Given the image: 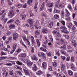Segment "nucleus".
Instances as JSON below:
<instances>
[{"label":"nucleus","instance_id":"1","mask_svg":"<svg viewBox=\"0 0 77 77\" xmlns=\"http://www.w3.org/2000/svg\"><path fill=\"white\" fill-rule=\"evenodd\" d=\"M53 34H55V35H57V36L55 38V39L57 41H59V42H56V44L57 45L58 44V45H60V44H62L64 42V41H63V39L61 38L60 39L58 37L60 36H61V34H59L58 32L57 31H56L54 30L53 31Z\"/></svg>","mask_w":77,"mask_h":77},{"label":"nucleus","instance_id":"2","mask_svg":"<svg viewBox=\"0 0 77 77\" xmlns=\"http://www.w3.org/2000/svg\"><path fill=\"white\" fill-rule=\"evenodd\" d=\"M59 1H58L57 2L55 3L56 6H55V8H63L64 6V5H65L64 4H59V5H58L59 4Z\"/></svg>","mask_w":77,"mask_h":77},{"label":"nucleus","instance_id":"3","mask_svg":"<svg viewBox=\"0 0 77 77\" xmlns=\"http://www.w3.org/2000/svg\"><path fill=\"white\" fill-rule=\"evenodd\" d=\"M17 47V44L16 43H14L12 47L13 50L10 52L11 54H12L16 50Z\"/></svg>","mask_w":77,"mask_h":77},{"label":"nucleus","instance_id":"4","mask_svg":"<svg viewBox=\"0 0 77 77\" xmlns=\"http://www.w3.org/2000/svg\"><path fill=\"white\" fill-rule=\"evenodd\" d=\"M35 29H41V27L39 26V22L38 21H36L35 25Z\"/></svg>","mask_w":77,"mask_h":77},{"label":"nucleus","instance_id":"5","mask_svg":"<svg viewBox=\"0 0 77 77\" xmlns=\"http://www.w3.org/2000/svg\"><path fill=\"white\" fill-rule=\"evenodd\" d=\"M23 71L25 72V74L26 75H30V74H29V72L28 71V69L26 67L23 69Z\"/></svg>","mask_w":77,"mask_h":77},{"label":"nucleus","instance_id":"6","mask_svg":"<svg viewBox=\"0 0 77 77\" xmlns=\"http://www.w3.org/2000/svg\"><path fill=\"white\" fill-rule=\"evenodd\" d=\"M67 48L68 49V52H69V53L72 52V51H73V50H72V47H71V46L69 45H67Z\"/></svg>","mask_w":77,"mask_h":77},{"label":"nucleus","instance_id":"7","mask_svg":"<svg viewBox=\"0 0 77 77\" xmlns=\"http://www.w3.org/2000/svg\"><path fill=\"white\" fill-rule=\"evenodd\" d=\"M53 5H54V3H50V2H48L46 6L47 7L50 8V7H52V6H53Z\"/></svg>","mask_w":77,"mask_h":77},{"label":"nucleus","instance_id":"8","mask_svg":"<svg viewBox=\"0 0 77 77\" xmlns=\"http://www.w3.org/2000/svg\"><path fill=\"white\" fill-rule=\"evenodd\" d=\"M14 15V11H10L8 16H9L10 18H12Z\"/></svg>","mask_w":77,"mask_h":77},{"label":"nucleus","instance_id":"9","mask_svg":"<svg viewBox=\"0 0 77 77\" xmlns=\"http://www.w3.org/2000/svg\"><path fill=\"white\" fill-rule=\"evenodd\" d=\"M32 69L34 71H37V66L36 64H34L32 67Z\"/></svg>","mask_w":77,"mask_h":77},{"label":"nucleus","instance_id":"10","mask_svg":"<svg viewBox=\"0 0 77 77\" xmlns=\"http://www.w3.org/2000/svg\"><path fill=\"white\" fill-rule=\"evenodd\" d=\"M66 12L65 17H69V16L70 14L69 13V11H68V9L66 8Z\"/></svg>","mask_w":77,"mask_h":77},{"label":"nucleus","instance_id":"11","mask_svg":"<svg viewBox=\"0 0 77 77\" xmlns=\"http://www.w3.org/2000/svg\"><path fill=\"white\" fill-rule=\"evenodd\" d=\"M32 22H33V19H29L28 20V22L30 25H31L32 26H33V24L32 23Z\"/></svg>","mask_w":77,"mask_h":77},{"label":"nucleus","instance_id":"12","mask_svg":"<svg viewBox=\"0 0 77 77\" xmlns=\"http://www.w3.org/2000/svg\"><path fill=\"white\" fill-rule=\"evenodd\" d=\"M6 15V13L4 14V16H3L2 17H1V20H5V23H6V21H7L8 20V19H6V18H5V16Z\"/></svg>","mask_w":77,"mask_h":77},{"label":"nucleus","instance_id":"13","mask_svg":"<svg viewBox=\"0 0 77 77\" xmlns=\"http://www.w3.org/2000/svg\"><path fill=\"white\" fill-rule=\"evenodd\" d=\"M31 41L32 42V44L33 45H35V39H34V37L33 36H31Z\"/></svg>","mask_w":77,"mask_h":77},{"label":"nucleus","instance_id":"14","mask_svg":"<svg viewBox=\"0 0 77 77\" xmlns=\"http://www.w3.org/2000/svg\"><path fill=\"white\" fill-rule=\"evenodd\" d=\"M70 67L71 69H72V70H75L74 65L73 64V63H72L70 64Z\"/></svg>","mask_w":77,"mask_h":77},{"label":"nucleus","instance_id":"15","mask_svg":"<svg viewBox=\"0 0 77 77\" xmlns=\"http://www.w3.org/2000/svg\"><path fill=\"white\" fill-rule=\"evenodd\" d=\"M72 45L75 47L77 46V42L74 40H73L72 41Z\"/></svg>","mask_w":77,"mask_h":77},{"label":"nucleus","instance_id":"16","mask_svg":"<svg viewBox=\"0 0 77 77\" xmlns=\"http://www.w3.org/2000/svg\"><path fill=\"white\" fill-rule=\"evenodd\" d=\"M20 51L21 49H20V48L18 49L16 51L14 54H15V55H17V54H18Z\"/></svg>","mask_w":77,"mask_h":77},{"label":"nucleus","instance_id":"17","mask_svg":"<svg viewBox=\"0 0 77 77\" xmlns=\"http://www.w3.org/2000/svg\"><path fill=\"white\" fill-rule=\"evenodd\" d=\"M61 31L62 32H63L64 33H66V34L69 33V31H68V30H66V29H62Z\"/></svg>","mask_w":77,"mask_h":77},{"label":"nucleus","instance_id":"18","mask_svg":"<svg viewBox=\"0 0 77 77\" xmlns=\"http://www.w3.org/2000/svg\"><path fill=\"white\" fill-rule=\"evenodd\" d=\"M74 35H75V34L74 32H73L71 34V38L72 40H73L74 38Z\"/></svg>","mask_w":77,"mask_h":77},{"label":"nucleus","instance_id":"19","mask_svg":"<svg viewBox=\"0 0 77 77\" xmlns=\"http://www.w3.org/2000/svg\"><path fill=\"white\" fill-rule=\"evenodd\" d=\"M36 41L37 43V45L38 47H40V45H41V43H40V42H39V39H36Z\"/></svg>","mask_w":77,"mask_h":77},{"label":"nucleus","instance_id":"20","mask_svg":"<svg viewBox=\"0 0 77 77\" xmlns=\"http://www.w3.org/2000/svg\"><path fill=\"white\" fill-rule=\"evenodd\" d=\"M41 54H42V57L43 58L44 60H45V59H46V57H45V54L43 52H42L41 53Z\"/></svg>","mask_w":77,"mask_h":77},{"label":"nucleus","instance_id":"21","mask_svg":"<svg viewBox=\"0 0 77 77\" xmlns=\"http://www.w3.org/2000/svg\"><path fill=\"white\" fill-rule=\"evenodd\" d=\"M27 65L28 66H32L33 65V63L30 61H29L27 63Z\"/></svg>","mask_w":77,"mask_h":77},{"label":"nucleus","instance_id":"22","mask_svg":"<svg viewBox=\"0 0 77 77\" xmlns=\"http://www.w3.org/2000/svg\"><path fill=\"white\" fill-rule=\"evenodd\" d=\"M22 38L23 39V41H28V40H27V38H26V35H23L22 36Z\"/></svg>","mask_w":77,"mask_h":77},{"label":"nucleus","instance_id":"23","mask_svg":"<svg viewBox=\"0 0 77 77\" xmlns=\"http://www.w3.org/2000/svg\"><path fill=\"white\" fill-rule=\"evenodd\" d=\"M61 68L62 71H63V70L65 69V65L63 64H61Z\"/></svg>","mask_w":77,"mask_h":77},{"label":"nucleus","instance_id":"24","mask_svg":"<svg viewBox=\"0 0 77 77\" xmlns=\"http://www.w3.org/2000/svg\"><path fill=\"white\" fill-rule=\"evenodd\" d=\"M48 26L50 28H51L53 27V23L51 22H50L48 24Z\"/></svg>","mask_w":77,"mask_h":77},{"label":"nucleus","instance_id":"25","mask_svg":"<svg viewBox=\"0 0 77 77\" xmlns=\"http://www.w3.org/2000/svg\"><path fill=\"white\" fill-rule=\"evenodd\" d=\"M45 4L44 3V2H43L42 5V7L40 8V9L41 11H42V10L44 9V7Z\"/></svg>","mask_w":77,"mask_h":77},{"label":"nucleus","instance_id":"26","mask_svg":"<svg viewBox=\"0 0 77 77\" xmlns=\"http://www.w3.org/2000/svg\"><path fill=\"white\" fill-rule=\"evenodd\" d=\"M68 75H71L73 74L71 70H69L68 71Z\"/></svg>","mask_w":77,"mask_h":77},{"label":"nucleus","instance_id":"27","mask_svg":"<svg viewBox=\"0 0 77 77\" xmlns=\"http://www.w3.org/2000/svg\"><path fill=\"white\" fill-rule=\"evenodd\" d=\"M9 60H14V59H17L14 57H10L8 58Z\"/></svg>","mask_w":77,"mask_h":77},{"label":"nucleus","instance_id":"28","mask_svg":"<svg viewBox=\"0 0 77 77\" xmlns=\"http://www.w3.org/2000/svg\"><path fill=\"white\" fill-rule=\"evenodd\" d=\"M38 2H36L35 3V4L34 9L36 11L38 10Z\"/></svg>","mask_w":77,"mask_h":77},{"label":"nucleus","instance_id":"29","mask_svg":"<svg viewBox=\"0 0 77 77\" xmlns=\"http://www.w3.org/2000/svg\"><path fill=\"white\" fill-rule=\"evenodd\" d=\"M42 32L44 33H47V29L46 28L43 29L42 30Z\"/></svg>","mask_w":77,"mask_h":77},{"label":"nucleus","instance_id":"30","mask_svg":"<svg viewBox=\"0 0 77 77\" xmlns=\"http://www.w3.org/2000/svg\"><path fill=\"white\" fill-rule=\"evenodd\" d=\"M10 29H15V26L14 25H11L9 26Z\"/></svg>","mask_w":77,"mask_h":77},{"label":"nucleus","instance_id":"31","mask_svg":"<svg viewBox=\"0 0 77 77\" xmlns=\"http://www.w3.org/2000/svg\"><path fill=\"white\" fill-rule=\"evenodd\" d=\"M14 68H16V69H20L21 70L22 69V68H21V67L19 66H18L16 65L14 66Z\"/></svg>","mask_w":77,"mask_h":77},{"label":"nucleus","instance_id":"32","mask_svg":"<svg viewBox=\"0 0 77 77\" xmlns=\"http://www.w3.org/2000/svg\"><path fill=\"white\" fill-rule=\"evenodd\" d=\"M9 74L10 75H11L12 76H13L14 75V71L12 70H11L9 71Z\"/></svg>","mask_w":77,"mask_h":77},{"label":"nucleus","instance_id":"33","mask_svg":"<svg viewBox=\"0 0 77 77\" xmlns=\"http://www.w3.org/2000/svg\"><path fill=\"white\" fill-rule=\"evenodd\" d=\"M70 61L71 62H74L75 61V58L73 57H72L71 58Z\"/></svg>","mask_w":77,"mask_h":77},{"label":"nucleus","instance_id":"34","mask_svg":"<svg viewBox=\"0 0 77 77\" xmlns=\"http://www.w3.org/2000/svg\"><path fill=\"white\" fill-rule=\"evenodd\" d=\"M33 2V0H28L27 2L28 5H30Z\"/></svg>","mask_w":77,"mask_h":77},{"label":"nucleus","instance_id":"35","mask_svg":"<svg viewBox=\"0 0 77 77\" xmlns=\"http://www.w3.org/2000/svg\"><path fill=\"white\" fill-rule=\"evenodd\" d=\"M42 66L43 68L45 69V67L47 66V64L45 62H43L42 63Z\"/></svg>","mask_w":77,"mask_h":77},{"label":"nucleus","instance_id":"36","mask_svg":"<svg viewBox=\"0 0 77 77\" xmlns=\"http://www.w3.org/2000/svg\"><path fill=\"white\" fill-rule=\"evenodd\" d=\"M60 15L61 17H63L65 16V12L63 11H61Z\"/></svg>","mask_w":77,"mask_h":77},{"label":"nucleus","instance_id":"37","mask_svg":"<svg viewBox=\"0 0 77 77\" xmlns=\"http://www.w3.org/2000/svg\"><path fill=\"white\" fill-rule=\"evenodd\" d=\"M61 54H64L65 56H68V54L65 51H61Z\"/></svg>","mask_w":77,"mask_h":77},{"label":"nucleus","instance_id":"38","mask_svg":"<svg viewBox=\"0 0 77 77\" xmlns=\"http://www.w3.org/2000/svg\"><path fill=\"white\" fill-rule=\"evenodd\" d=\"M41 15L42 17H44L45 18L47 17V14L45 13H41Z\"/></svg>","mask_w":77,"mask_h":77},{"label":"nucleus","instance_id":"39","mask_svg":"<svg viewBox=\"0 0 77 77\" xmlns=\"http://www.w3.org/2000/svg\"><path fill=\"white\" fill-rule=\"evenodd\" d=\"M36 74L38 75H41V74H42V72L40 70L38 71V72H37Z\"/></svg>","mask_w":77,"mask_h":77},{"label":"nucleus","instance_id":"40","mask_svg":"<svg viewBox=\"0 0 77 77\" xmlns=\"http://www.w3.org/2000/svg\"><path fill=\"white\" fill-rule=\"evenodd\" d=\"M63 36L66 38V39H69V35H65L64 34Z\"/></svg>","mask_w":77,"mask_h":77},{"label":"nucleus","instance_id":"41","mask_svg":"<svg viewBox=\"0 0 77 77\" xmlns=\"http://www.w3.org/2000/svg\"><path fill=\"white\" fill-rule=\"evenodd\" d=\"M45 41L44 42V44H46L48 43V39H47V38L46 37L45 38Z\"/></svg>","mask_w":77,"mask_h":77},{"label":"nucleus","instance_id":"42","mask_svg":"<svg viewBox=\"0 0 77 77\" xmlns=\"http://www.w3.org/2000/svg\"><path fill=\"white\" fill-rule=\"evenodd\" d=\"M56 8H57V7H56V8H55V9H54L55 12V13H59V12H60V11L56 9Z\"/></svg>","mask_w":77,"mask_h":77},{"label":"nucleus","instance_id":"43","mask_svg":"<svg viewBox=\"0 0 77 77\" xmlns=\"http://www.w3.org/2000/svg\"><path fill=\"white\" fill-rule=\"evenodd\" d=\"M67 7L70 10H72V7H71V5H70V4H69L68 5Z\"/></svg>","mask_w":77,"mask_h":77},{"label":"nucleus","instance_id":"44","mask_svg":"<svg viewBox=\"0 0 77 77\" xmlns=\"http://www.w3.org/2000/svg\"><path fill=\"white\" fill-rule=\"evenodd\" d=\"M14 22V19H11L10 20H9L8 21V24L9 23H12V22Z\"/></svg>","mask_w":77,"mask_h":77},{"label":"nucleus","instance_id":"45","mask_svg":"<svg viewBox=\"0 0 77 77\" xmlns=\"http://www.w3.org/2000/svg\"><path fill=\"white\" fill-rule=\"evenodd\" d=\"M16 63L17 64H18V65H23V63L22 62H19V61H17Z\"/></svg>","mask_w":77,"mask_h":77},{"label":"nucleus","instance_id":"46","mask_svg":"<svg viewBox=\"0 0 77 77\" xmlns=\"http://www.w3.org/2000/svg\"><path fill=\"white\" fill-rule=\"evenodd\" d=\"M54 17L56 19H58L59 17V16L57 14H55L54 15Z\"/></svg>","mask_w":77,"mask_h":77},{"label":"nucleus","instance_id":"47","mask_svg":"<svg viewBox=\"0 0 77 77\" xmlns=\"http://www.w3.org/2000/svg\"><path fill=\"white\" fill-rule=\"evenodd\" d=\"M46 54L48 56H51V54L49 52H46Z\"/></svg>","mask_w":77,"mask_h":77},{"label":"nucleus","instance_id":"48","mask_svg":"<svg viewBox=\"0 0 77 77\" xmlns=\"http://www.w3.org/2000/svg\"><path fill=\"white\" fill-rule=\"evenodd\" d=\"M33 60H35L37 61L38 60V58L36 57V56H33Z\"/></svg>","mask_w":77,"mask_h":77},{"label":"nucleus","instance_id":"49","mask_svg":"<svg viewBox=\"0 0 77 77\" xmlns=\"http://www.w3.org/2000/svg\"><path fill=\"white\" fill-rule=\"evenodd\" d=\"M5 65H7V66H12V63H7L5 64Z\"/></svg>","mask_w":77,"mask_h":77},{"label":"nucleus","instance_id":"50","mask_svg":"<svg viewBox=\"0 0 77 77\" xmlns=\"http://www.w3.org/2000/svg\"><path fill=\"white\" fill-rule=\"evenodd\" d=\"M8 74V72H6L5 73L4 72V73H3V75H5V77L7 76Z\"/></svg>","mask_w":77,"mask_h":77},{"label":"nucleus","instance_id":"51","mask_svg":"<svg viewBox=\"0 0 77 77\" xmlns=\"http://www.w3.org/2000/svg\"><path fill=\"white\" fill-rule=\"evenodd\" d=\"M61 48H63V49H65L66 48V45H64L60 47Z\"/></svg>","mask_w":77,"mask_h":77},{"label":"nucleus","instance_id":"52","mask_svg":"<svg viewBox=\"0 0 77 77\" xmlns=\"http://www.w3.org/2000/svg\"><path fill=\"white\" fill-rule=\"evenodd\" d=\"M40 49H41L42 50V51H45V52H47V50L45 49L44 48H40Z\"/></svg>","mask_w":77,"mask_h":77},{"label":"nucleus","instance_id":"53","mask_svg":"<svg viewBox=\"0 0 77 77\" xmlns=\"http://www.w3.org/2000/svg\"><path fill=\"white\" fill-rule=\"evenodd\" d=\"M26 15H23L22 16V18L23 20H25V18H26Z\"/></svg>","mask_w":77,"mask_h":77},{"label":"nucleus","instance_id":"54","mask_svg":"<svg viewBox=\"0 0 77 77\" xmlns=\"http://www.w3.org/2000/svg\"><path fill=\"white\" fill-rule=\"evenodd\" d=\"M22 61H23L24 63H26V62H28V60H27L26 59H22Z\"/></svg>","mask_w":77,"mask_h":77},{"label":"nucleus","instance_id":"55","mask_svg":"<svg viewBox=\"0 0 77 77\" xmlns=\"http://www.w3.org/2000/svg\"><path fill=\"white\" fill-rule=\"evenodd\" d=\"M11 33V32L9 31H8L7 33L6 34V35H7V36H9Z\"/></svg>","mask_w":77,"mask_h":77},{"label":"nucleus","instance_id":"56","mask_svg":"<svg viewBox=\"0 0 77 77\" xmlns=\"http://www.w3.org/2000/svg\"><path fill=\"white\" fill-rule=\"evenodd\" d=\"M60 29H67L66 28L65 26H61L60 28Z\"/></svg>","mask_w":77,"mask_h":77},{"label":"nucleus","instance_id":"57","mask_svg":"<svg viewBox=\"0 0 77 77\" xmlns=\"http://www.w3.org/2000/svg\"><path fill=\"white\" fill-rule=\"evenodd\" d=\"M35 34L36 35H38L39 34V31H38V30H36L35 31Z\"/></svg>","mask_w":77,"mask_h":77},{"label":"nucleus","instance_id":"58","mask_svg":"<svg viewBox=\"0 0 77 77\" xmlns=\"http://www.w3.org/2000/svg\"><path fill=\"white\" fill-rule=\"evenodd\" d=\"M53 65L54 67H56L57 66V63L54 62L53 63Z\"/></svg>","mask_w":77,"mask_h":77},{"label":"nucleus","instance_id":"59","mask_svg":"<svg viewBox=\"0 0 77 77\" xmlns=\"http://www.w3.org/2000/svg\"><path fill=\"white\" fill-rule=\"evenodd\" d=\"M17 7L18 8H21L22 7V5L21 4H19L17 5Z\"/></svg>","mask_w":77,"mask_h":77},{"label":"nucleus","instance_id":"60","mask_svg":"<svg viewBox=\"0 0 77 77\" xmlns=\"http://www.w3.org/2000/svg\"><path fill=\"white\" fill-rule=\"evenodd\" d=\"M16 72L18 74H19V75H22V73H21V72L17 71Z\"/></svg>","mask_w":77,"mask_h":77},{"label":"nucleus","instance_id":"61","mask_svg":"<svg viewBox=\"0 0 77 77\" xmlns=\"http://www.w3.org/2000/svg\"><path fill=\"white\" fill-rule=\"evenodd\" d=\"M8 4L9 5H11L12 4V3L11 2H10V0H8Z\"/></svg>","mask_w":77,"mask_h":77},{"label":"nucleus","instance_id":"62","mask_svg":"<svg viewBox=\"0 0 77 77\" xmlns=\"http://www.w3.org/2000/svg\"><path fill=\"white\" fill-rule=\"evenodd\" d=\"M70 59V57H68L66 59V61H67V62H69V61Z\"/></svg>","mask_w":77,"mask_h":77},{"label":"nucleus","instance_id":"63","mask_svg":"<svg viewBox=\"0 0 77 77\" xmlns=\"http://www.w3.org/2000/svg\"><path fill=\"white\" fill-rule=\"evenodd\" d=\"M13 36H16V37H18V33H14Z\"/></svg>","mask_w":77,"mask_h":77},{"label":"nucleus","instance_id":"64","mask_svg":"<svg viewBox=\"0 0 77 77\" xmlns=\"http://www.w3.org/2000/svg\"><path fill=\"white\" fill-rule=\"evenodd\" d=\"M47 77H52V75L51 74H47Z\"/></svg>","mask_w":77,"mask_h":77}]
</instances>
